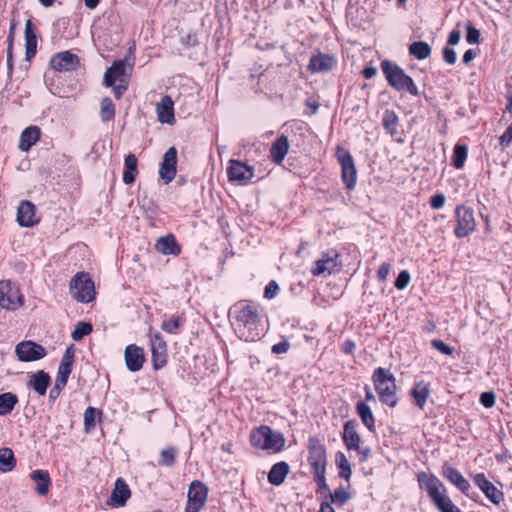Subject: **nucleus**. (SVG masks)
I'll return each mask as SVG.
<instances>
[{"label":"nucleus","mask_w":512,"mask_h":512,"mask_svg":"<svg viewBox=\"0 0 512 512\" xmlns=\"http://www.w3.org/2000/svg\"><path fill=\"white\" fill-rule=\"evenodd\" d=\"M233 328L239 339L254 342L263 335V327L257 309L251 305H236L232 311Z\"/></svg>","instance_id":"obj_1"},{"label":"nucleus","mask_w":512,"mask_h":512,"mask_svg":"<svg viewBox=\"0 0 512 512\" xmlns=\"http://www.w3.org/2000/svg\"><path fill=\"white\" fill-rule=\"evenodd\" d=\"M418 482L440 512H462L448 497L446 487L436 476L421 472L418 474Z\"/></svg>","instance_id":"obj_2"},{"label":"nucleus","mask_w":512,"mask_h":512,"mask_svg":"<svg viewBox=\"0 0 512 512\" xmlns=\"http://www.w3.org/2000/svg\"><path fill=\"white\" fill-rule=\"evenodd\" d=\"M381 69L388 84L397 91H406L413 96L419 95V90L413 79L397 64L384 60Z\"/></svg>","instance_id":"obj_3"},{"label":"nucleus","mask_w":512,"mask_h":512,"mask_svg":"<svg viewBox=\"0 0 512 512\" xmlns=\"http://www.w3.org/2000/svg\"><path fill=\"white\" fill-rule=\"evenodd\" d=\"M374 388L379 396V400L390 407L397 405L396 396V379L394 375L387 369L379 367L372 375Z\"/></svg>","instance_id":"obj_4"},{"label":"nucleus","mask_w":512,"mask_h":512,"mask_svg":"<svg viewBox=\"0 0 512 512\" xmlns=\"http://www.w3.org/2000/svg\"><path fill=\"white\" fill-rule=\"evenodd\" d=\"M251 445L257 449L280 452L285 445V438L282 433L262 425L250 434Z\"/></svg>","instance_id":"obj_5"},{"label":"nucleus","mask_w":512,"mask_h":512,"mask_svg":"<svg viewBox=\"0 0 512 512\" xmlns=\"http://www.w3.org/2000/svg\"><path fill=\"white\" fill-rule=\"evenodd\" d=\"M129 76L126 73V63L124 60H116L104 75V84L112 87L115 97L119 99L127 90Z\"/></svg>","instance_id":"obj_6"},{"label":"nucleus","mask_w":512,"mask_h":512,"mask_svg":"<svg viewBox=\"0 0 512 512\" xmlns=\"http://www.w3.org/2000/svg\"><path fill=\"white\" fill-rule=\"evenodd\" d=\"M72 297L81 303H89L95 299V287L88 274L77 273L70 281Z\"/></svg>","instance_id":"obj_7"},{"label":"nucleus","mask_w":512,"mask_h":512,"mask_svg":"<svg viewBox=\"0 0 512 512\" xmlns=\"http://www.w3.org/2000/svg\"><path fill=\"white\" fill-rule=\"evenodd\" d=\"M336 158L341 166V178L348 190H353L357 183V170L350 152L343 147H337Z\"/></svg>","instance_id":"obj_8"},{"label":"nucleus","mask_w":512,"mask_h":512,"mask_svg":"<svg viewBox=\"0 0 512 512\" xmlns=\"http://www.w3.org/2000/svg\"><path fill=\"white\" fill-rule=\"evenodd\" d=\"M23 295L17 285L10 280L0 281V308L14 311L23 305Z\"/></svg>","instance_id":"obj_9"},{"label":"nucleus","mask_w":512,"mask_h":512,"mask_svg":"<svg viewBox=\"0 0 512 512\" xmlns=\"http://www.w3.org/2000/svg\"><path fill=\"white\" fill-rule=\"evenodd\" d=\"M455 218L457 225L454 234L457 238L466 237L475 230L476 221L471 208L458 205L455 209Z\"/></svg>","instance_id":"obj_10"},{"label":"nucleus","mask_w":512,"mask_h":512,"mask_svg":"<svg viewBox=\"0 0 512 512\" xmlns=\"http://www.w3.org/2000/svg\"><path fill=\"white\" fill-rule=\"evenodd\" d=\"M148 337L152 354V366L155 370H159L167 363V344L158 331L149 330Z\"/></svg>","instance_id":"obj_11"},{"label":"nucleus","mask_w":512,"mask_h":512,"mask_svg":"<svg viewBox=\"0 0 512 512\" xmlns=\"http://www.w3.org/2000/svg\"><path fill=\"white\" fill-rule=\"evenodd\" d=\"M208 496L207 487L200 481H193L188 490L185 512H199Z\"/></svg>","instance_id":"obj_12"},{"label":"nucleus","mask_w":512,"mask_h":512,"mask_svg":"<svg viewBox=\"0 0 512 512\" xmlns=\"http://www.w3.org/2000/svg\"><path fill=\"white\" fill-rule=\"evenodd\" d=\"M472 481L494 505L499 506L504 501V492L488 480L484 473L473 475Z\"/></svg>","instance_id":"obj_13"},{"label":"nucleus","mask_w":512,"mask_h":512,"mask_svg":"<svg viewBox=\"0 0 512 512\" xmlns=\"http://www.w3.org/2000/svg\"><path fill=\"white\" fill-rule=\"evenodd\" d=\"M227 175L230 182L246 185L254 176V170L239 160H230L227 167Z\"/></svg>","instance_id":"obj_14"},{"label":"nucleus","mask_w":512,"mask_h":512,"mask_svg":"<svg viewBox=\"0 0 512 512\" xmlns=\"http://www.w3.org/2000/svg\"><path fill=\"white\" fill-rule=\"evenodd\" d=\"M15 353L22 362H32L44 358L46 349L33 341H22L16 345Z\"/></svg>","instance_id":"obj_15"},{"label":"nucleus","mask_w":512,"mask_h":512,"mask_svg":"<svg viewBox=\"0 0 512 512\" xmlns=\"http://www.w3.org/2000/svg\"><path fill=\"white\" fill-rule=\"evenodd\" d=\"M309 462L312 471L326 470V450L316 438L309 439Z\"/></svg>","instance_id":"obj_16"},{"label":"nucleus","mask_w":512,"mask_h":512,"mask_svg":"<svg viewBox=\"0 0 512 512\" xmlns=\"http://www.w3.org/2000/svg\"><path fill=\"white\" fill-rule=\"evenodd\" d=\"M337 60L333 55L317 52L310 58L308 70L312 74L327 73L333 70Z\"/></svg>","instance_id":"obj_17"},{"label":"nucleus","mask_w":512,"mask_h":512,"mask_svg":"<svg viewBox=\"0 0 512 512\" xmlns=\"http://www.w3.org/2000/svg\"><path fill=\"white\" fill-rule=\"evenodd\" d=\"M177 165V150L175 147H170L164 154L163 160L160 165L159 175L160 178L166 183H170L176 175Z\"/></svg>","instance_id":"obj_18"},{"label":"nucleus","mask_w":512,"mask_h":512,"mask_svg":"<svg viewBox=\"0 0 512 512\" xmlns=\"http://www.w3.org/2000/svg\"><path fill=\"white\" fill-rule=\"evenodd\" d=\"M79 59L70 51L55 54L50 60V66L59 72H68L77 68Z\"/></svg>","instance_id":"obj_19"},{"label":"nucleus","mask_w":512,"mask_h":512,"mask_svg":"<svg viewBox=\"0 0 512 512\" xmlns=\"http://www.w3.org/2000/svg\"><path fill=\"white\" fill-rule=\"evenodd\" d=\"M442 476L466 496L473 499V496L469 494L470 484L468 480L456 468L449 464H444L442 467Z\"/></svg>","instance_id":"obj_20"},{"label":"nucleus","mask_w":512,"mask_h":512,"mask_svg":"<svg viewBox=\"0 0 512 512\" xmlns=\"http://www.w3.org/2000/svg\"><path fill=\"white\" fill-rule=\"evenodd\" d=\"M16 220L21 227H33L38 224L35 205L30 201H22L17 209Z\"/></svg>","instance_id":"obj_21"},{"label":"nucleus","mask_w":512,"mask_h":512,"mask_svg":"<svg viewBox=\"0 0 512 512\" xmlns=\"http://www.w3.org/2000/svg\"><path fill=\"white\" fill-rule=\"evenodd\" d=\"M338 253L329 251L315 262V267L311 270L313 276L330 275L338 265Z\"/></svg>","instance_id":"obj_22"},{"label":"nucleus","mask_w":512,"mask_h":512,"mask_svg":"<svg viewBox=\"0 0 512 512\" xmlns=\"http://www.w3.org/2000/svg\"><path fill=\"white\" fill-rule=\"evenodd\" d=\"M124 357L126 367L131 372L141 370L145 362L144 350L135 344L126 347Z\"/></svg>","instance_id":"obj_23"},{"label":"nucleus","mask_w":512,"mask_h":512,"mask_svg":"<svg viewBox=\"0 0 512 512\" xmlns=\"http://www.w3.org/2000/svg\"><path fill=\"white\" fill-rule=\"evenodd\" d=\"M131 492L122 478L115 481V486L110 497V504L115 507H122L130 498Z\"/></svg>","instance_id":"obj_24"},{"label":"nucleus","mask_w":512,"mask_h":512,"mask_svg":"<svg viewBox=\"0 0 512 512\" xmlns=\"http://www.w3.org/2000/svg\"><path fill=\"white\" fill-rule=\"evenodd\" d=\"M173 106V100L167 95L162 97L161 101L157 104V116L161 123L172 124L175 121Z\"/></svg>","instance_id":"obj_25"},{"label":"nucleus","mask_w":512,"mask_h":512,"mask_svg":"<svg viewBox=\"0 0 512 512\" xmlns=\"http://www.w3.org/2000/svg\"><path fill=\"white\" fill-rule=\"evenodd\" d=\"M356 425L355 421H347L344 424L342 438L348 450H359L361 439L356 431Z\"/></svg>","instance_id":"obj_26"},{"label":"nucleus","mask_w":512,"mask_h":512,"mask_svg":"<svg viewBox=\"0 0 512 512\" xmlns=\"http://www.w3.org/2000/svg\"><path fill=\"white\" fill-rule=\"evenodd\" d=\"M41 130L37 126H30L24 129L19 139V149L27 152L40 139Z\"/></svg>","instance_id":"obj_27"},{"label":"nucleus","mask_w":512,"mask_h":512,"mask_svg":"<svg viewBox=\"0 0 512 512\" xmlns=\"http://www.w3.org/2000/svg\"><path fill=\"white\" fill-rule=\"evenodd\" d=\"M289 150L288 138L284 135L278 137L270 148V158L276 164H281Z\"/></svg>","instance_id":"obj_28"},{"label":"nucleus","mask_w":512,"mask_h":512,"mask_svg":"<svg viewBox=\"0 0 512 512\" xmlns=\"http://www.w3.org/2000/svg\"><path fill=\"white\" fill-rule=\"evenodd\" d=\"M155 249L164 255H178L181 251L173 235L160 237L155 243Z\"/></svg>","instance_id":"obj_29"},{"label":"nucleus","mask_w":512,"mask_h":512,"mask_svg":"<svg viewBox=\"0 0 512 512\" xmlns=\"http://www.w3.org/2000/svg\"><path fill=\"white\" fill-rule=\"evenodd\" d=\"M30 478L35 482V491L39 495L44 496L48 493L51 478L47 471L41 469L34 470L30 473Z\"/></svg>","instance_id":"obj_30"},{"label":"nucleus","mask_w":512,"mask_h":512,"mask_svg":"<svg viewBox=\"0 0 512 512\" xmlns=\"http://www.w3.org/2000/svg\"><path fill=\"white\" fill-rule=\"evenodd\" d=\"M51 378L48 373L40 370L32 374L29 379V385L39 395H45L50 384Z\"/></svg>","instance_id":"obj_31"},{"label":"nucleus","mask_w":512,"mask_h":512,"mask_svg":"<svg viewBox=\"0 0 512 512\" xmlns=\"http://www.w3.org/2000/svg\"><path fill=\"white\" fill-rule=\"evenodd\" d=\"M289 472V466L286 462H278L272 466L268 473V481L272 485H280L284 482Z\"/></svg>","instance_id":"obj_32"},{"label":"nucleus","mask_w":512,"mask_h":512,"mask_svg":"<svg viewBox=\"0 0 512 512\" xmlns=\"http://www.w3.org/2000/svg\"><path fill=\"white\" fill-rule=\"evenodd\" d=\"M356 411L359 415L362 423L369 431L375 430V418L373 416V413L371 411V408L365 401H359L356 404Z\"/></svg>","instance_id":"obj_33"},{"label":"nucleus","mask_w":512,"mask_h":512,"mask_svg":"<svg viewBox=\"0 0 512 512\" xmlns=\"http://www.w3.org/2000/svg\"><path fill=\"white\" fill-rule=\"evenodd\" d=\"M429 394V387L424 381L416 382L410 391V395L420 409L425 406Z\"/></svg>","instance_id":"obj_34"},{"label":"nucleus","mask_w":512,"mask_h":512,"mask_svg":"<svg viewBox=\"0 0 512 512\" xmlns=\"http://www.w3.org/2000/svg\"><path fill=\"white\" fill-rule=\"evenodd\" d=\"M25 42H26V58L30 59L36 54L37 39L32 30L31 20H27L25 24Z\"/></svg>","instance_id":"obj_35"},{"label":"nucleus","mask_w":512,"mask_h":512,"mask_svg":"<svg viewBox=\"0 0 512 512\" xmlns=\"http://www.w3.org/2000/svg\"><path fill=\"white\" fill-rule=\"evenodd\" d=\"M16 465L14 453L10 448L0 449V471L3 473L10 472Z\"/></svg>","instance_id":"obj_36"},{"label":"nucleus","mask_w":512,"mask_h":512,"mask_svg":"<svg viewBox=\"0 0 512 512\" xmlns=\"http://www.w3.org/2000/svg\"><path fill=\"white\" fill-rule=\"evenodd\" d=\"M383 127L387 133L391 136H396L398 134V122L399 118L397 114L392 110H386L383 115Z\"/></svg>","instance_id":"obj_37"},{"label":"nucleus","mask_w":512,"mask_h":512,"mask_svg":"<svg viewBox=\"0 0 512 512\" xmlns=\"http://www.w3.org/2000/svg\"><path fill=\"white\" fill-rule=\"evenodd\" d=\"M409 52L418 60H424L430 56L431 47L424 41H417L410 45Z\"/></svg>","instance_id":"obj_38"},{"label":"nucleus","mask_w":512,"mask_h":512,"mask_svg":"<svg viewBox=\"0 0 512 512\" xmlns=\"http://www.w3.org/2000/svg\"><path fill=\"white\" fill-rule=\"evenodd\" d=\"M18 399L12 393H3L0 395V416L9 414L14 406L17 404Z\"/></svg>","instance_id":"obj_39"},{"label":"nucleus","mask_w":512,"mask_h":512,"mask_svg":"<svg viewBox=\"0 0 512 512\" xmlns=\"http://www.w3.org/2000/svg\"><path fill=\"white\" fill-rule=\"evenodd\" d=\"M336 464L339 468V476L349 480L352 474L350 463L344 453L338 452L335 456Z\"/></svg>","instance_id":"obj_40"},{"label":"nucleus","mask_w":512,"mask_h":512,"mask_svg":"<svg viewBox=\"0 0 512 512\" xmlns=\"http://www.w3.org/2000/svg\"><path fill=\"white\" fill-rule=\"evenodd\" d=\"M115 106L109 97L101 101L100 117L103 122H108L114 118Z\"/></svg>","instance_id":"obj_41"},{"label":"nucleus","mask_w":512,"mask_h":512,"mask_svg":"<svg viewBox=\"0 0 512 512\" xmlns=\"http://www.w3.org/2000/svg\"><path fill=\"white\" fill-rule=\"evenodd\" d=\"M467 158V147L465 145L457 144L454 147L452 163L455 168L461 169L464 166Z\"/></svg>","instance_id":"obj_42"},{"label":"nucleus","mask_w":512,"mask_h":512,"mask_svg":"<svg viewBox=\"0 0 512 512\" xmlns=\"http://www.w3.org/2000/svg\"><path fill=\"white\" fill-rule=\"evenodd\" d=\"M325 471L326 470L313 472L314 480L318 486V491L321 495H330L331 491L325 479Z\"/></svg>","instance_id":"obj_43"},{"label":"nucleus","mask_w":512,"mask_h":512,"mask_svg":"<svg viewBox=\"0 0 512 512\" xmlns=\"http://www.w3.org/2000/svg\"><path fill=\"white\" fill-rule=\"evenodd\" d=\"M92 331V326L86 322H79L74 331L72 332V338L75 341H80L84 336L90 334Z\"/></svg>","instance_id":"obj_44"},{"label":"nucleus","mask_w":512,"mask_h":512,"mask_svg":"<svg viewBox=\"0 0 512 512\" xmlns=\"http://www.w3.org/2000/svg\"><path fill=\"white\" fill-rule=\"evenodd\" d=\"M331 501L334 504L343 505L345 504L349 499V493L344 488H338L333 493H330Z\"/></svg>","instance_id":"obj_45"},{"label":"nucleus","mask_w":512,"mask_h":512,"mask_svg":"<svg viewBox=\"0 0 512 512\" xmlns=\"http://www.w3.org/2000/svg\"><path fill=\"white\" fill-rule=\"evenodd\" d=\"M480 31L475 28L471 22L466 25V41L469 44H479L480 42Z\"/></svg>","instance_id":"obj_46"},{"label":"nucleus","mask_w":512,"mask_h":512,"mask_svg":"<svg viewBox=\"0 0 512 512\" xmlns=\"http://www.w3.org/2000/svg\"><path fill=\"white\" fill-rule=\"evenodd\" d=\"M176 449L174 448H168V449H164L161 451V454H160V464L162 465H165V466H171L173 465L174 461H175V457H176Z\"/></svg>","instance_id":"obj_47"},{"label":"nucleus","mask_w":512,"mask_h":512,"mask_svg":"<svg viewBox=\"0 0 512 512\" xmlns=\"http://www.w3.org/2000/svg\"><path fill=\"white\" fill-rule=\"evenodd\" d=\"M97 410L93 407H88L84 412V426L86 430H90L95 427V418Z\"/></svg>","instance_id":"obj_48"},{"label":"nucleus","mask_w":512,"mask_h":512,"mask_svg":"<svg viewBox=\"0 0 512 512\" xmlns=\"http://www.w3.org/2000/svg\"><path fill=\"white\" fill-rule=\"evenodd\" d=\"M180 325L179 317H172L171 319L164 320L161 324V328L168 333H176Z\"/></svg>","instance_id":"obj_49"},{"label":"nucleus","mask_w":512,"mask_h":512,"mask_svg":"<svg viewBox=\"0 0 512 512\" xmlns=\"http://www.w3.org/2000/svg\"><path fill=\"white\" fill-rule=\"evenodd\" d=\"M411 277L408 271L403 270L399 273L395 281V287L398 290H404L410 283Z\"/></svg>","instance_id":"obj_50"},{"label":"nucleus","mask_w":512,"mask_h":512,"mask_svg":"<svg viewBox=\"0 0 512 512\" xmlns=\"http://www.w3.org/2000/svg\"><path fill=\"white\" fill-rule=\"evenodd\" d=\"M431 346L438 350L440 353L444 355H452L454 352V348L445 344L443 341L434 339L431 341Z\"/></svg>","instance_id":"obj_51"},{"label":"nucleus","mask_w":512,"mask_h":512,"mask_svg":"<svg viewBox=\"0 0 512 512\" xmlns=\"http://www.w3.org/2000/svg\"><path fill=\"white\" fill-rule=\"evenodd\" d=\"M495 394L493 392H483L480 396V403L485 408H491L495 404Z\"/></svg>","instance_id":"obj_52"},{"label":"nucleus","mask_w":512,"mask_h":512,"mask_svg":"<svg viewBox=\"0 0 512 512\" xmlns=\"http://www.w3.org/2000/svg\"><path fill=\"white\" fill-rule=\"evenodd\" d=\"M445 201H446V198H445L444 194L439 193V194L433 195L430 198L429 203H430L431 208H433L435 210H439V209L443 208V206L445 205Z\"/></svg>","instance_id":"obj_53"},{"label":"nucleus","mask_w":512,"mask_h":512,"mask_svg":"<svg viewBox=\"0 0 512 512\" xmlns=\"http://www.w3.org/2000/svg\"><path fill=\"white\" fill-rule=\"evenodd\" d=\"M443 59L449 65L455 64V62L457 60V55H456L455 50L449 46L444 47Z\"/></svg>","instance_id":"obj_54"},{"label":"nucleus","mask_w":512,"mask_h":512,"mask_svg":"<svg viewBox=\"0 0 512 512\" xmlns=\"http://www.w3.org/2000/svg\"><path fill=\"white\" fill-rule=\"evenodd\" d=\"M72 367L59 365L58 372L56 376V380H60L61 382L67 384L69 375L71 374Z\"/></svg>","instance_id":"obj_55"},{"label":"nucleus","mask_w":512,"mask_h":512,"mask_svg":"<svg viewBox=\"0 0 512 512\" xmlns=\"http://www.w3.org/2000/svg\"><path fill=\"white\" fill-rule=\"evenodd\" d=\"M279 290V286L276 281H270L268 285L265 287L264 297L267 299H272L276 296Z\"/></svg>","instance_id":"obj_56"},{"label":"nucleus","mask_w":512,"mask_h":512,"mask_svg":"<svg viewBox=\"0 0 512 512\" xmlns=\"http://www.w3.org/2000/svg\"><path fill=\"white\" fill-rule=\"evenodd\" d=\"M66 386L65 383L55 379L54 387L49 392V398L51 401H55L60 395L61 390Z\"/></svg>","instance_id":"obj_57"},{"label":"nucleus","mask_w":512,"mask_h":512,"mask_svg":"<svg viewBox=\"0 0 512 512\" xmlns=\"http://www.w3.org/2000/svg\"><path fill=\"white\" fill-rule=\"evenodd\" d=\"M500 145L505 148L512 142V124L505 130L499 138Z\"/></svg>","instance_id":"obj_58"},{"label":"nucleus","mask_w":512,"mask_h":512,"mask_svg":"<svg viewBox=\"0 0 512 512\" xmlns=\"http://www.w3.org/2000/svg\"><path fill=\"white\" fill-rule=\"evenodd\" d=\"M124 165H125V170L137 171V158H136V156L133 155V154H129L128 156H126Z\"/></svg>","instance_id":"obj_59"},{"label":"nucleus","mask_w":512,"mask_h":512,"mask_svg":"<svg viewBox=\"0 0 512 512\" xmlns=\"http://www.w3.org/2000/svg\"><path fill=\"white\" fill-rule=\"evenodd\" d=\"M73 360H74V353L72 351V348H68V349H66L64 355L62 356L60 365L72 367Z\"/></svg>","instance_id":"obj_60"},{"label":"nucleus","mask_w":512,"mask_h":512,"mask_svg":"<svg viewBox=\"0 0 512 512\" xmlns=\"http://www.w3.org/2000/svg\"><path fill=\"white\" fill-rule=\"evenodd\" d=\"M290 348V344L287 341L279 342L272 346V352L274 354H284L286 353Z\"/></svg>","instance_id":"obj_61"},{"label":"nucleus","mask_w":512,"mask_h":512,"mask_svg":"<svg viewBox=\"0 0 512 512\" xmlns=\"http://www.w3.org/2000/svg\"><path fill=\"white\" fill-rule=\"evenodd\" d=\"M389 272H390V265L388 263L381 264V266L379 267V269L377 271L378 280L381 282H384L387 279Z\"/></svg>","instance_id":"obj_62"},{"label":"nucleus","mask_w":512,"mask_h":512,"mask_svg":"<svg viewBox=\"0 0 512 512\" xmlns=\"http://www.w3.org/2000/svg\"><path fill=\"white\" fill-rule=\"evenodd\" d=\"M460 39H461V32L459 29L456 28L450 32V34L448 36L447 43L450 46H455L459 43Z\"/></svg>","instance_id":"obj_63"},{"label":"nucleus","mask_w":512,"mask_h":512,"mask_svg":"<svg viewBox=\"0 0 512 512\" xmlns=\"http://www.w3.org/2000/svg\"><path fill=\"white\" fill-rule=\"evenodd\" d=\"M355 347V343L352 340L348 339L343 342L341 349L345 354H352Z\"/></svg>","instance_id":"obj_64"}]
</instances>
